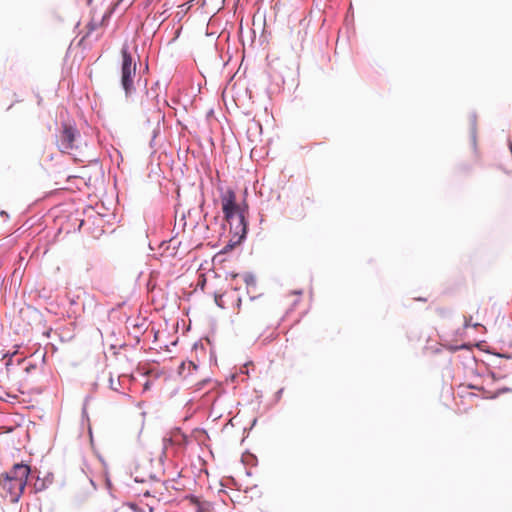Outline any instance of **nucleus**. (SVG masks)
<instances>
[{
    "label": "nucleus",
    "instance_id": "obj_1",
    "mask_svg": "<svg viewBox=\"0 0 512 512\" xmlns=\"http://www.w3.org/2000/svg\"><path fill=\"white\" fill-rule=\"evenodd\" d=\"M29 474L30 467L23 463L15 464L10 471L2 474L0 476L1 496L11 503H17L25 490Z\"/></svg>",
    "mask_w": 512,
    "mask_h": 512
},
{
    "label": "nucleus",
    "instance_id": "obj_2",
    "mask_svg": "<svg viewBox=\"0 0 512 512\" xmlns=\"http://www.w3.org/2000/svg\"><path fill=\"white\" fill-rule=\"evenodd\" d=\"M222 210L226 221L232 227L235 225L236 234L246 233L244 210L236 203V194L233 190H226L221 196Z\"/></svg>",
    "mask_w": 512,
    "mask_h": 512
},
{
    "label": "nucleus",
    "instance_id": "obj_3",
    "mask_svg": "<svg viewBox=\"0 0 512 512\" xmlns=\"http://www.w3.org/2000/svg\"><path fill=\"white\" fill-rule=\"evenodd\" d=\"M122 65H121V85L126 96L134 92V78L136 76V63L133 62L128 47L125 45L121 49Z\"/></svg>",
    "mask_w": 512,
    "mask_h": 512
},
{
    "label": "nucleus",
    "instance_id": "obj_4",
    "mask_svg": "<svg viewBox=\"0 0 512 512\" xmlns=\"http://www.w3.org/2000/svg\"><path fill=\"white\" fill-rule=\"evenodd\" d=\"M78 131L71 125L63 124L59 134L56 136V145L60 152L69 153L75 148V141Z\"/></svg>",
    "mask_w": 512,
    "mask_h": 512
},
{
    "label": "nucleus",
    "instance_id": "obj_5",
    "mask_svg": "<svg viewBox=\"0 0 512 512\" xmlns=\"http://www.w3.org/2000/svg\"><path fill=\"white\" fill-rule=\"evenodd\" d=\"M238 289V286H235L223 294H215V303L222 309H239L241 298Z\"/></svg>",
    "mask_w": 512,
    "mask_h": 512
},
{
    "label": "nucleus",
    "instance_id": "obj_6",
    "mask_svg": "<svg viewBox=\"0 0 512 512\" xmlns=\"http://www.w3.org/2000/svg\"><path fill=\"white\" fill-rule=\"evenodd\" d=\"M232 280L236 282V286L240 282L245 283L247 288H249L251 286L254 287L256 285L255 277L249 273L235 274V275H233Z\"/></svg>",
    "mask_w": 512,
    "mask_h": 512
},
{
    "label": "nucleus",
    "instance_id": "obj_7",
    "mask_svg": "<svg viewBox=\"0 0 512 512\" xmlns=\"http://www.w3.org/2000/svg\"><path fill=\"white\" fill-rule=\"evenodd\" d=\"M468 388L478 389V387L473 386V385H468ZM479 390L483 391L484 398H486V399H494V398L498 397L502 393H506V392H511L512 391L511 388H507V387L499 389V390H497L496 392H493V393L489 392V391H485L483 388H479Z\"/></svg>",
    "mask_w": 512,
    "mask_h": 512
},
{
    "label": "nucleus",
    "instance_id": "obj_8",
    "mask_svg": "<svg viewBox=\"0 0 512 512\" xmlns=\"http://www.w3.org/2000/svg\"><path fill=\"white\" fill-rule=\"evenodd\" d=\"M110 14L107 13L103 16L102 20H101V24H103L108 18H109Z\"/></svg>",
    "mask_w": 512,
    "mask_h": 512
},
{
    "label": "nucleus",
    "instance_id": "obj_9",
    "mask_svg": "<svg viewBox=\"0 0 512 512\" xmlns=\"http://www.w3.org/2000/svg\"><path fill=\"white\" fill-rule=\"evenodd\" d=\"M94 29H96V24L95 23L89 24V31H93Z\"/></svg>",
    "mask_w": 512,
    "mask_h": 512
},
{
    "label": "nucleus",
    "instance_id": "obj_10",
    "mask_svg": "<svg viewBox=\"0 0 512 512\" xmlns=\"http://www.w3.org/2000/svg\"><path fill=\"white\" fill-rule=\"evenodd\" d=\"M110 386L112 389L117 390V388L115 387V383H113L112 379L110 380Z\"/></svg>",
    "mask_w": 512,
    "mask_h": 512
},
{
    "label": "nucleus",
    "instance_id": "obj_11",
    "mask_svg": "<svg viewBox=\"0 0 512 512\" xmlns=\"http://www.w3.org/2000/svg\"><path fill=\"white\" fill-rule=\"evenodd\" d=\"M10 361H11V357L8 359V361L6 362V365L8 366L10 364Z\"/></svg>",
    "mask_w": 512,
    "mask_h": 512
}]
</instances>
